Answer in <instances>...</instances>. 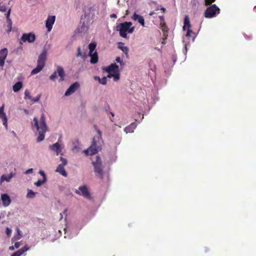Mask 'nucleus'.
I'll return each instance as SVG.
<instances>
[{
    "label": "nucleus",
    "instance_id": "obj_44",
    "mask_svg": "<svg viewBox=\"0 0 256 256\" xmlns=\"http://www.w3.org/2000/svg\"><path fill=\"white\" fill-rule=\"evenodd\" d=\"M16 230H17V232H18V235L20 236L19 237H18L17 238V240H19V239H20L21 238V237L22 236V234H21V231L18 228L16 229Z\"/></svg>",
    "mask_w": 256,
    "mask_h": 256
},
{
    "label": "nucleus",
    "instance_id": "obj_49",
    "mask_svg": "<svg viewBox=\"0 0 256 256\" xmlns=\"http://www.w3.org/2000/svg\"><path fill=\"white\" fill-rule=\"evenodd\" d=\"M110 18H117V16L116 14H112L110 15Z\"/></svg>",
    "mask_w": 256,
    "mask_h": 256
},
{
    "label": "nucleus",
    "instance_id": "obj_7",
    "mask_svg": "<svg viewBox=\"0 0 256 256\" xmlns=\"http://www.w3.org/2000/svg\"><path fill=\"white\" fill-rule=\"evenodd\" d=\"M58 74L60 76V81L62 82L64 80L65 72L64 68L60 66H58L56 70L50 76V79L52 80H54L56 78V74Z\"/></svg>",
    "mask_w": 256,
    "mask_h": 256
},
{
    "label": "nucleus",
    "instance_id": "obj_29",
    "mask_svg": "<svg viewBox=\"0 0 256 256\" xmlns=\"http://www.w3.org/2000/svg\"><path fill=\"white\" fill-rule=\"evenodd\" d=\"M0 118H2V120L3 125H4L6 126V128H7V127H8V123H7L8 119H7L6 114Z\"/></svg>",
    "mask_w": 256,
    "mask_h": 256
},
{
    "label": "nucleus",
    "instance_id": "obj_22",
    "mask_svg": "<svg viewBox=\"0 0 256 256\" xmlns=\"http://www.w3.org/2000/svg\"><path fill=\"white\" fill-rule=\"evenodd\" d=\"M89 56H90V62L91 64H96L98 61V56L96 51L92 54L89 53Z\"/></svg>",
    "mask_w": 256,
    "mask_h": 256
},
{
    "label": "nucleus",
    "instance_id": "obj_46",
    "mask_svg": "<svg viewBox=\"0 0 256 256\" xmlns=\"http://www.w3.org/2000/svg\"><path fill=\"white\" fill-rule=\"evenodd\" d=\"M10 9H9L6 14V20H8V18H10Z\"/></svg>",
    "mask_w": 256,
    "mask_h": 256
},
{
    "label": "nucleus",
    "instance_id": "obj_23",
    "mask_svg": "<svg viewBox=\"0 0 256 256\" xmlns=\"http://www.w3.org/2000/svg\"><path fill=\"white\" fill-rule=\"evenodd\" d=\"M22 82H18L13 85L12 90L14 92H18L22 88Z\"/></svg>",
    "mask_w": 256,
    "mask_h": 256
},
{
    "label": "nucleus",
    "instance_id": "obj_26",
    "mask_svg": "<svg viewBox=\"0 0 256 256\" xmlns=\"http://www.w3.org/2000/svg\"><path fill=\"white\" fill-rule=\"evenodd\" d=\"M96 46V42H91L88 45V48L90 50L89 53L94 52V51L95 50Z\"/></svg>",
    "mask_w": 256,
    "mask_h": 256
},
{
    "label": "nucleus",
    "instance_id": "obj_36",
    "mask_svg": "<svg viewBox=\"0 0 256 256\" xmlns=\"http://www.w3.org/2000/svg\"><path fill=\"white\" fill-rule=\"evenodd\" d=\"M6 10V7L4 4H0V11L2 12H4Z\"/></svg>",
    "mask_w": 256,
    "mask_h": 256
},
{
    "label": "nucleus",
    "instance_id": "obj_50",
    "mask_svg": "<svg viewBox=\"0 0 256 256\" xmlns=\"http://www.w3.org/2000/svg\"><path fill=\"white\" fill-rule=\"evenodd\" d=\"M14 246H10V248H9V250H14Z\"/></svg>",
    "mask_w": 256,
    "mask_h": 256
},
{
    "label": "nucleus",
    "instance_id": "obj_17",
    "mask_svg": "<svg viewBox=\"0 0 256 256\" xmlns=\"http://www.w3.org/2000/svg\"><path fill=\"white\" fill-rule=\"evenodd\" d=\"M50 148L52 150L55 152L57 156H58L62 151V149L58 142H56L50 146Z\"/></svg>",
    "mask_w": 256,
    "mask_h": 256
},
{
    "label": "nucleus",
    "instance_id": "obj_43",
    "mask_svg": "<svg viewBox=\"0 0 256 256\" xmlns=\"http://www.w3.org/2000/svg\"><path fill=\"white\" fill-rule=\"evenodd\" d=\"M40 96H36V98H31V99H30V100H32V102H36L38 101V100H40Z\"/></svg>",
    "mask_w": 256,
    "mask_h": 256
},
{
    "label": "nucleus",
    "instance_id": "obj_47",
    "mask_svg": "<svg viewBox=\"0 0 256 256\" xmlns=\"http://www.w3.org/2000/svg\"><path fill=\"white\" fill-rule=\"evenodd\" d=\"M20 244L19 242H15L14 244V247L16 248H18L20 247Z\"/></svg>",
    "mask_w": 256,
    "mask_h": 256
},
{
    "label": "nucleus",
    "instance_id": "obj_39",
    "mask_svg": "<svg viewBox=\"0 0 256 256\" xmlns=\"http://www.w3.org/2000/svg\"><path fill=\"white\" fill-rule=\"evenodd\" d=\"M82 56V52H81L80 48L78 47V48H77L76 56L79 57V56Z\"/></svg>",
    "mask_w": 256,
    "mask_h": 256
},
{
    "label": "nucleus",
    "instance_id": "obj_33",
    "mask_svg": "<svg viewBox=\"0 0 256 256\" xmlns=\"http://www.w3.org/2000/svg\"><path fill=\"white\" fill-rule=\"evenodd\" d=\"M4 104H3L1 107H0V118L2 117L3 116L5 115L6 114L4 112Z\"/></svg>",
    "mask_w": 256,
    "mask_h": 256
},
{
    "label": "nucleus",
    "instance_id": "obj_13",
    "mask_svg": "<svg viewBox=\"0 0 256 256\" xmlns=\"http://www.w3.org/2000/svg\"><path fill=\"white\" fill-rule=\"evenodd\" d=\"M8 54V50L6 48H3L0 51V66H3L5 60Z\"/></svg>",
    "mask_w": 256,
    "mask_h": 256
},
{
    "label": "nucleus",
    "instance_id": "obj_54",
    "mask_svg": "<svg viewBox=\"0 0 256 256\" xmlns=\"http://www.w3.org/2000/svg\"><path fill=\"white\" fill-rule=\"evenodd\" d=\"M161 10H163L164 12L166 10V8H160Z\"/></svg>",
    "mask_w": 256,
    "mask_h": 256
},
{
    "label": "nucleus",
    "instance_id": "obj_15",
    "mask_svg": "<svg viewBox=\"0 0 256 256\" xmlns=\"http://www.w3.org/2000/svg\"><path fill=\"white\" fill-rule=\"evenodd\" d=\"M132 19L135 21L138 20V22L142 24L143 26H144V20L143 16L136 14V12L134 13L132 16Z\"/></svg>",
    "mask_w": 256,
    "mask_h": 256
},
{
    "label": "nucleus",
    "instance_id": "obj_19",
    "mask_svg": "<svg viewBox=\"0 0 256 256\" xmlns=\"http://www.w3.org/2000/svg\"><path fill=\"white\" fill-rule=\"evenodd\" d=\"M136 124L134 122H132L131 124H130L129 126H126L124 129V131L126 133H130L133 132H134V130L136 128Z\"/></svg>",
    "mask_w": 256,
    "mask_h": 256
},
{
    "label": "nucleus",
    "instance_id": "obj_11",
    "mask_svg": "<svg viewBox=\"0 0 256 256\" xmlns=\"http://www.w3.org/2000/svg\"><path fill=\"white\" fill-rule=\"evenodd\" d=\"M56 20V16H48L46 22V26L48 32H50L52 28V25Z\"/></svg>",
    "mask_w": 256,
    "mask_h": 256
},
{
    "label": "nucleus",
    "instance_id": "obj_53",
    "mask_svg": "<svg viewBox=\"0 0 256 256\" xmlns=\"http://www.w3.org/2000/svg\"><path fill=\"white\" fill-rule=\"evenodd\" d=\"M98 134H99V135H100V136H101V132H100V130H98Z\"/></svg>",
    "mask_w": 256,
    "mask_h": 256
},
{
    "label": "nucleus",
    "instance_id": "obj_14",
    "mask_svg": "<svg viewBox=\"0 0 256 256\" xmlns=\"http://www.w3.org/2000/svg\"><path fill=\"white\" fill-rule=\"evenodd\" d=\"M1 199L2 204L4 206H9L11 202V200L10 196L6 194H2L1 196Z\"/></svg>",
    "mask_w": 256,
    "mask_h": 256
},
{
    "label": "nucleus",
    "instance_id": "obj_28",
    "mask_svg": "<svg viewBox=\"0 0 256 256\" xmlns=\"http://www.w3.org/2000/svg\"><path fill=\"white\" fill-rule=\"evenodd\" d=\"M36 194V193L34 192L32 190L28 189L26 197L28 198H33L34 196Z\"/></svg>",
    "mask_w": 256,
    "mask_h": 256
},
{
    "label": "nucleus",
    "instance_id": "obj_45",
    "mask_svg": "<svg viewBox=\"0 0 256 256\" xmlns=\"http://www.w3.org/2000/svg\"><path fill=\"white\" fill-rule=\"evenodd\" d=\"M134 27H129L128 30V33L132 34L134 31Z\"/></svg>",
    "mask_w": 256,
    "mask_h": 256
},
{
    "label": "nucleus",
    "instance_id": "obj_3",
    "mask_svg": "<svg viewBox=\"0 0 256 256\" xmlns=\"http://www.w3.org/2000/svg\"><path fill=\"white\" fill-rule=\"evenodd\" d=\"M92 164L94 168V172L96 174V176L102 179L104 178V172L100 156H97L96 158L95 161L92 162Z\"/></svg>",
    "mask_w": 256,
    "mask_h": 256
},
{
    "label": "nucleus",
    "instance_id": "obj_21",
    "mask_svg": "<svg viewBox=\"0 0 256 256\" xmlns=\"http://www.w3.org/2000/svg\"><path fill=\"white\" fill-rule=\"evenodd\" d=\"M159 18L160 20V27L162 32H168V28L166 25V24L164 22V17L163 16H160Z\"/></svg>",
    "mask_w": 256,
    "mask_h": 256
},
{
    "label": "nucleus",
    "instance_id": "obj_1",
    "mask_svg": "<svg viewBox=\"0 0 256 256\" xmlns=\"http://www.w3.org/2000/svg\"><path fill=\"white\" fill-rule=\"evenodd\" d=\"M32 128H36V132L39 134L36 139L37 142L42 141L44 138L45 134L48 130L44 114H42L41 115L39 120L37 118L34 117L33 122H32Z\"/></svg>",
    "mask_w": 256,
    "mask_h": 256
},
{
    "label": "nucleus",
    "instance_id": "obj_9",
    "mask_svg": "<svg viewBox=\"0 0 256 256\" xmlns=\"http://www.w3.org/2000/svg\"><path fill=\"white\" fill-rule=\"evenodd\" d=\"M98 152L96 146V142L94 138L93 139L91 146L86 150L84 153L86 155H94L96 154Z\"/></svg>",
    "mask_w": 256,
    "mask_h": 256
},
{
    "label": "nucleus",
    "instance_id": "obj_38",
    "mask_svg": "<svg viewBox=\"0 0 256 256\" xmlns=\"http://www.w3.org/2000/svg\"><path fill=\"white\" fill-rule=\"evenodd\" d=\"M216 0H205V4L206 6L210 5L212 2H214Z\"/></svg>",
    "mask_w": 256,
    "mask_h": 256
},
{
    "label": "nucleus",
    "instance_id": "obj_24",
    "mask_svg": "<svg viewBox=\"0 0 256 256\" xmlns=\"http://www.w3.org/2000/svg\"><path fill=\"white\" fill-rule=\"evenodd\" d=\"M124 43L120 42L118 46V48L122 50L126 54V56L128 57V48L127 46H124Z\"/></svg>",
    "mask_w": 256,
    "mask_h": 256
},
{
    "label": "nucleus",
    "instance_id": "obj_55",
    "mask_svg": "<svg viewBox=\"0 0 256 256\" xmlns=\"http://www.w3.org/2000/svg\"><path fill=\"white\" fill-rule=\"evenodd\" d=\"M110 114H111L112 116L114 117V114L112 112H110Z\"/></svg>",
    "mask_w": 256,
    "mask_h": 256
},
{
    "label": "nucleus",
    "instance_id": "obj_20",
    "mask_svg": "<svg viewBox=\"0 0 256 256\" xmlns=\"http://www.w3.org/2000/svg\"><path fill=\"white\" fill-rule=\"evenodd\" d=\"M64 164H58L56 171V172L60 173L62 176L66 177L68 176V174L64 168Z\"/></svg>",
    "mask_w": 256,
    "mask_h": 256
},
{
    "label": "nucleus",
    "instance_id": "obj_35",
    "mask_svg": "<svg viewBox=\"0 0 256 256\" xmlns=\"http://www.w3.org/2000/svg\"><path fill=\"white\" fill-rule=\"evenodd\" d=\"M116 61L118 62V63H120V64L121 65V66H124V62L122 60H121L120 57L119 56H118L116 58Z\"/></svg>",
    "mask_w": 256,
    "mask_h": 256
},
{
    "label": "nucleus",
    "instance_id": "obj_37",
    "mask_svg": "<svg viewBox=\"0 0 256 256\" xmlns=\"http://www.w3.org/2000/svg\"><path fill=\"white\" fill-rule=\"evenodd\" d=\"M6 233L8 236H10L12 234V230L10 228L7 227L6 229Z\"/></svg>",
    "mask_w": 256,
    "mask_h": 256
},
{
    "label": "nucleus",
    "instance_id": "obj_5",
    "mask_svg": "<svg viewBox=\"0 0 256 256\" xmlns=\"http://www.w3.org/2000/svg\"><path fill=\"white\" fill-rule=\"evenodd\" d=\"M220 13V9L216 5L208 6L204 12V17L208 18H214Z\"/></svg>",
    "mask_w": 256,
    "mask_h": 256
},
{
    "label": "nucleus",
    "instance_id": "obj_18",
    "mask_svg": "<svg viewBox=\"0 0 256 256\" xmlns=\"http://www.w3.org/2000/svg\"><path fill=\"white\" fill-rule=\"evenodd\" d=\"M14 174L10 172L8 176L5 174H2L0 177V184L4 181L9 182L10 181L12 178L14 176Z\"/></svg>",
    "mask_w": 256,
    "mask_h": 256
},
{
    "label": "nucleus",
    "instance_id": "obj_30",
    "mask_svg": "<svg viewBox=\"0 0 256 256\" xmlns=\"http://www.w3.org/2000/svg\"><path fill=\"white\" fill-rule=\"evenodd\" d=\"M32 98L31 96H30V92L28 90H26L24 91V100H30Z\"/></svg>",
    "mask_w": 256,
    "mask_h": 256
},
{
    "label": "nucleus",
    "instance_id": "obj_32",
    "mask_svg": "<svg viewBox=\"0 0 256 256\" xmlns=\"http://www.w3.org/2000/svg\"><path fill=\"white\" fill-rule=\"evenodd\" d=\"M107 78L108 77L104 76L102 78L100 79V78L98 77V80H99V82L101 84H102L103 85H105L106 84V82H107L106 78Z\"/></svg>",
    "mask_w": 256,
    "mask_h": 256
},
{
    "label": "nucleus",
    "instance_id": "obj_27",
    "mask_svg": "<svg viewBox=\"0 0 256 256\" xmlns=\"http://www.w3.org/2000/svg\"><path fill=\"white\" fill-rule=\"evenodd\" d=\"M6 22H8V28L6 31H7V32L9 33L10 32H11L12 29V22L10 18H8V20H6Z\"/></svg>",
    "mask_w": 256,
    "mask_h": 256
},
{
    "label": "nucleus",
    "instance_id": "obj_52",
    "mask_svg": "<svg viewBox=\"0 0 256 256\" xmlns=\"http://www.w3.org/2000/svg\"><path fill=\"white\" fill-rule=\"evenodd\" d=\"M162 44H166V42H165V40H164V39L162 38Z\"/></svg>",
    "mask_w": 256,
    "mask_h": 256
},
{
    "label": "nucleus",
    "instance_id": "obj_16",
    "mask_svg": "<svg viewBox=\"0 0 256 256\" xmlns=\"http://www.w3.org/2000/svg\"><path fill=\"white\" fill-rule=\"evenodd\" d=\"M30 249V248L28 246H26L18 250L15 252H14L12 255L10 256H20L22 255L24 252H26L28 250Z\"/></svg>",
    "mask_w": 256,
    "mask_h": 256
},
{
    "label": "nucleus",
    "instance_id": "obj_10",
    "mask_svg": "<svg viewBox=\"0 0 256 256\" xmlns=\"http://www.w3.org/2000/svg\"><path fill=\"white\" fill-rule=\"evenodd\" d=\"M79 190H76V193L78 194H80V191L82 193V195L84 198L90 199V194L86 186H80L78 188Z\"/></svg>",
    "mask_w": 256,
    "mask_h": 256
},
{
    "label": "nucleus",
    "instance_id": "obj_25",
    "mask_svg": "<svg viewBox=\"0 0 256 256\" xmlns=\"http://www.w3.org/2000/svg\"><path fill=\"white\" fill-rule=\"evenodd\" d=\"M186 27L188 28H188H190L191 27L189 17L188 15L184 17V26H183V30H185Z\"/></svg>",
    "mask_w": 256,
    "mask_h": 256
},
{
    "label": "nucleus",
    "instance_id": "obj_40",
    "mask_svg": "<svg viewBox=\"0 0 256 256\" xmlns=\"http://www.w3.org/2000/svg\"><path fill=\"white\" fill-rule=\"evenodd\" d=\"M192 33V31L190 28H188L187 30L186 36L188 38L190 37L191 34Z\"/></svg>",
    "mask_w": 256,
    "mask_h": 256
},
{
    "label": "nucleus",
    "instance_id": "obj_8",
    "mask_svg": "<svg viewBox=\"0 0 256 256\" xmlns=\"http://www.w3.org/2000/svg\"><path fill=\"white\" fill-rule=\"evenodd\" d=\"M36 40V36L32 32L24 33L21 37L20 43L22 44V42H28L30 43L33 42Z\"/></svg>",
    "mask_w": 256,
    "mask_h": 256
},
{
    "label": "nucleus",
    "instance_id": "obj_6",
    "mask_svg": "<svg viewBox=\"0 0 256 256\" xmlns=\"http://www.w3.org/2000/svg\"><path fill=\"white\" fill-rule=\"evenodd\" d=\"M132 25V22H126L120 23L119 26H117V30L119 31L120 36L124 38H127L126 32H128L129 27H130Z\"/></svg>",
    "mask_w": 256,
    "mask_h": 256
},
{
    "label": "nucleus",
    "instance_id": "obj_42",
    "mask_svg": "<svg viewBox=\"0 0 256 256\" xmlns=\"http://www.w3.org/2000/svg\"><path fill=\"white\" fill-rule=\"evenodd\" d=\"M168 36V32H164L163 34V39L166 40L167 39Z\"/></svg>",
    "mask_w": 256,
    "mask_h": 256
},
{
    "label": "nucleus",
    "instance_id": "obj_34",
    "mask_svg": "<svg viewBox=\"0 0 256 256\" xmlns=\"http://www.w3.org/2000/svg\"><path fill=\"white\" fill-rule=\"evenodd\" d=\"M60 160L62 162V164H64V166L67 164L68 162H67V160L66 158H64L62 156H60Z\"/></svg>",
    "mask_w": 256,
    "mask_h": 256
},
{
    "label": "nucleus",
    "instance_id": "obj_4",
    "mask_svg": "<svg viewBox=\"0 0 256 256\" xmlns=\"http://www.w3.org/2000/svg\"><path fill=\"white\" fill-rule=\"evenodd\" d=\"M46 60V54L44 52L42 53L38 58L36 67L33 69L31 72V74L34 75L40 72L44 68L45 65Z\"/></svg>",
    "mask_w": 256,
    "mask_h": 256
},
{
    "label": "nucleus",
    "instance_id": "obj_12",
    "mask_svg": "<svg viewBox=\"0 0 256 256\" xmlns=\"http://www.w3.org/2000/svg\"><path fill=\"white\" fill-rule=\"evenodd\" d=\"M80 86V84L78 82L71 84L65 92L64 95L66 96H70L74 93Z\"/></svg>",
    "mask_w": 256,
    "mask_h": 256
},
{
    "label": "nucleus",
    "instance_id": "obj_48",
    "mask_svg": "<svg viewBox=\"0 0 256 256\" xmlns=\"http://www.w3.org/2000/svg\"><path fill=\"white\" fill-rule=\"evenodd\" d=\"M32 172V168H29L28 170H26L25 173L26 174H28Z\"/></svg>",
    "mask_w": 256,
    "mask_h": 256
},
{
    "label": "nucleus",
    "instance_id": "obj_51",
    "mask_svg": "<svg viewBox=\"0 0 256 256\" xmlns=\"http://www.w3.org/2000/svg\"><path fill=\"white\" fill-rule=\"evenodd\" d=\"M154 11H152V12H151L150 14H149V15L150 16H152L154 14Z\"/></svg>",
    "mask_w": 256,
    "mask_h": 256
},
{
    "label": "nucleus",
    "instance_id": "obj_2",
    "mask_svg": "<svg viewBox=\"0 0 256 256\" xmlns=\"http://www.w3.org/2000/svg\"><path fill=\"white\" fill-rule=\"evenodd\" d=\"M102 70L106 72L108 74V78H114V81H117L120 79V72L118 66L116 64H112L107 67L102 68Z\"/></svg>",
    "mask_w": 256,
    "mask_h": 256
},
{
    "label": "nucleus",
    "instance_id": "obj_41",
    "mask_svg": "<svg viewBox=\"0 0 256 256\" xmlns=\"http://www.w3.org/2000/svg\"><path fill=\"white\" fill-rule=\"evenodd\" d=\"M39 174L42 176L43 179L46 180V176L44 171L40 170Z\"/></svg>",
    "mask_w": 256,
    "mask_h": 256
},
{
    "label": "nucleus",
    "instance_id": "obj_31",
    "mask_svg": "<svg viewBox=\"0 0 256 256\" xmlns=\"http://www.w3.org/2000/svg\"><path fill=\"white\" fill-rule=\"evenodd\" d=\"M46 181V180L42 179V180H38L37 182H34V185L36 186H40L42 184H44Z\"/></svg>",
    "mask_w": 256,
    "mask_h": 256
}]
</instances>
